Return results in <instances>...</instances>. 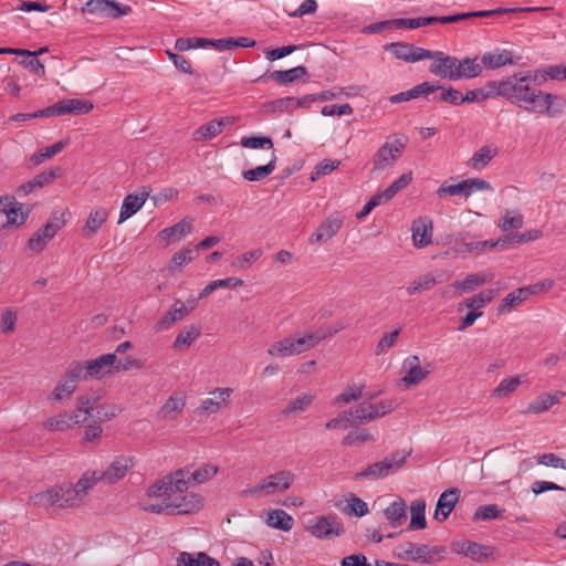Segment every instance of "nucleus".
<instances>
[{
    "instance_id": "obj_1",
    "label": "nucleus",
    "mask_w": 566,
    "mask_h": 566,
    "mask_svg": "<svg viewBox=\"0 0 566 566\" xmlns=\"http://www.w3.org/2000/svg\"><path fill=\"white\" fill-rule=\"evenodd\" d=\"M496 90L497 96H503L511 103L526 111L546 114L551 117L558 115L564 106V98L544 93L532 85L530 75L514 74L501 81H493L490 86Z\"/></svg>"
},
{
    "instance_id": "obj_2",
    "label": "nucleus",
    "mask_w": 566,
    "mask_h": 566,
    "mask_svg": "<svg viewBox=\"0 0 566 566\" xmlns=\"http://www.w3.org/2000/svg\"><path fill=\"white\" fill-rule=\"evenodd\" d=\"M411 451H396L379 462L369 464L365 470L355 474V480H378L399 470Z\"/></svg>"
},
{
    "instance_id": "obj_3",
    "label": "nucleus",
    "mask_w": 566,
    "mask_h": 566,
    "mask_svg": "<svg viewBox=\"0 0 566 566\" xmlns=\"http://www.w3.org/2000/svg\"><path fill=\"white\" fill-rule=\"evenodd\" d=\"M293 481L294 474L291 471L282 470L261 480L258 484L245 489L243 494H251L259 497L262 494L269 495L275 492H282L290 489Z\"/></svg>"
},
{
    "instance_id": "obj_4",
    "label": "nucleus",
    "mask_w": 566,
    "mask_h": 566,
    "mask_svg": "<svg viewBox=\"0 0 566 566\" xmlns=\"http://www.w3.org/2000/svg\"><path fill=\"white\" fill-rule=\"evenodd\" d=\"M306 531L319 539L338 537L345 532L342 522L334 514L319 515L308 520Z\"/></svg>"
},
{
    "instance_id": "obj_5",
    "label": "nucleus",
    "mask_w": 566,
    "mask_h": 566,
    "mask_svg": "<svg viewBox=\"0 0 566 566\" xmlns=\"http://www.w3.org/2000/svg\"><path fill=\"white\" fill-rule=\"evenodd\" d=\"M406 143V137L389 136L375 156V169H384L392 166L396 159L402 154Z\"/></svg>"
},
{
    "instance_id": "obj_6",
    "label": "nucleus",
    "mask_w": 566,
    "mask_h": 566,
    "mask_svg": "<svg viewBox=\"0 0 566 566\" xmlns=\"http://www.w3.org/2000/svg\"><path fill=\"white\" fill-rule=\"evenodd\" d=\"M130 11V7L122 6L115 0H88L83 7L84 13L113 19L127 15Z\"/></svg>"
},
{
    "instance_id": "obj_7",
    "label": "nucleus",
    "mask_w": 566,
    "mask_h": 566,
    "mask_svg": "<svg viewBox=\"0 0 566 566\" xmlns=\"http://www.w3.org/2000/svg\"><path fill=\"white\" fill-rule=\"evenodd\" d=\"M344 220L345 217L342 212L336 211L332 213L318 226L316 231L311 234L310 242L312 244L327 242L337 234L344 224Z\"/></svg>"
},
{
    "instance_id": "obj_8",
    "label": "nucleus",
    "mask_w": 566,
    "mask_h": 566,
    "mask_svg": "<svg viewBox=\"0 0 566 566\" xmlns=\"http://www.w3.org/2000/svg\"><path fill=\"white\" fill-rule=\"evenodd\" d=\"M136 464V459L129 455H118L113 462L108 465V468L98 473L101 481H104L108 484L116 483L120 479H123L126 473L134 468Z\"/></svg>"
},
{
    "instance_id": "obj_9",
    "label": "nucleus",
    "mask_w": 566,
    "mask_h": 566,
    "mask_svg": "<svg viewBox=\"0 0 566 566\" xmlns=\"http://www.w3.org/2000/svg\"><path fill=\"white\" fill-rule=\"evenodd\" d=\"M453 549L478 563L488 560L495 552V548L492 546L482 545L468 539L455 543Z\"/></svg>"
},
{
    "instance_id": "obj_10",
    "label": "nucleus",
    "mask_w": 566,
    "mask_h": 566,
    "mask_svg": "<svg viewBox=\"0 0 566 566\" xmlns=\"http://www.w3.org/2000/svg\"><path fill=\"white\" fill-rule=\"evenodd\" d=\"M116 364V354H104L95 359L87 360L84 364V379L96 378L111 374Z\"/></svg>"
},
{
    "instance_id": "obj_11",
    "label": "nucleus",
    "mask_w": 566,
    "mask_h": 566,
    "mask_svg": "<svg viewBox=\"0 0 566 566\" xmlns=\"http://www.w3.org/2000/svg\"><path fill=\"white\" fill-rule=\"evenodd\" d=\"M98 481H101L99 474L94 471L91 474L88 472L84 473L74 486L69 484V494L73 497H69L65 505H80L82 497L85 496L88 490H91Z\"/></svg>"
},
{
    "instance_id": "obj_12",
    "label": "nucleus",
    "mask_w": 566,
    "mask_h": 566,
    "mask_svg": "<svg viewBox=\"0 0 566 566\" xmlns=\"http://www.w3.org/2000/svg\"><path fill=\"white\" fill-rule=\"evenodd\" d=\"M413 245L418 249L432 243L433 222L431 218L422 216L413 220L412 227Z\"/></svg>"
},
{
    "instance_id": "obj_13",
    "label": "nucleus",
    "mask_w": 566,
    "mask_h": 566,
    "mask_svg": "<svg viewBox=\"0 0 566 566\" xmlns=\"http://www.w3.org/2000/svg\"><path fill=\"white\" fill-rule=\"evenodd\" d=\"M440 55H433V62L430 64V72L441 78L455 81L454 67L457 57L446 55L442 51H436Z\"/></svg>"
},
{
    "instance_id": "obj_14",
    "label": "nucleus",
    "mask_w": 566,
    "mask_h": 566,
    "mask_svg": "<svg viewBox=\"0 0 566 566\" xmlns=\"http://www.w3.org/2000/svg\"><path fill=\"white\" fill-rule=\"evenodd\" d=\"M149 191L144 187L140 191L127 195L119 212L118 223H122L134 216L146 202Z\"/></svg>"
},
{
    "instance_id": "obj_15",
    "label": "nucleus",
    "mask_w": 566,
    "mask_h": 566,
    "mask_svg": "<svg viewBox=\"0 0 566 566\" xmlns=\"http://www.w3.org/2000/svg\"><path fill=\"white\" fill-rule=\"evenodd\" d=\"M202 506V499L197 494H185L176 496L171 502H166V507L177 514H192Z\"/></svg>"
},
{
    "instance_id": "obj_16",
    "label": "nucleus",
    "mask_w": 566,
    "mask_h": 566,
    "mask_svg": "<svg viewBox=\"0 0 566 566\" xmlns=\"http://www.w3.org/2000/svg\"><path fill=\"white\" fill-rule=\"evenodd\" d=\"M186 316V304L181 300L177 298L168 312L154 325V329L155 332L168 331Z\"/></svg>"
},
{
    "instance_id": "obj_17",
    "label": "nucleus",
    "mask_w": 566,
    "mask_h": 566,
    "mask_svg": "<svg viewBox=\"0 0 566 566\" xmlns=\"http://www.w3.org/2000/svg\"><path fill=\"white\" fill-rule=\"evenodd\" d=\"M440 88H442V86L439 84H434V83H430V82H422L408 91H405V92H401V93L390 96L389 101L392 104H397V103H401V102H408V101L418 98L420 96L430 98L429 95Z\"/></svg>"
},
{
    "instance_id": "obj_18",
    "label": "nucleus",
    "mask_w": 566,
    "mask_h": 566,
    "mask_svg": "<svg viewBox=\"0 0 566 566\" xmlns=\"http://www.w3.org/2000/svg\"><path fill=\"white\" fill-rule=\"evenodd\" d=\"M231 394V388H216L211 391L212 397L205 399L197 411L199 413H216L228 405Z\"/></svg>"
},
{
    "instance_id": "obj_19",
    "label": "nucleus",
    "mask_w": 566,
    "mask_h": 566,
    "mask_svg": "<svg viewBox=\"0 0 566 566\" xmlns=\"http://www.w3.org/2000/svg\"><path fill=\"white\" fill-rule=\"evenodd\" d=\"M343 328L344 326H338L334 329H318L315 333H310L304 336L296 337L294 335V343L297 350V355L315 347L321 340L336 334Z\"/></svg>"
},
{
    "instance_id": "obj_20",
    "label": "nucleus",
    "mask_w": 566,
    "mask_h": 566,
    "mask_svg": "<svg viewBox=\"0 0 566 566\" xmlns=\"http://www.w3.org/2000/svg\"><path fill=\"white\" fill-rule=\"evenodd\" d=\"M459 495L460 492L455 488L442 492L438 499L433 517L439 522L446 521L454 509L459 500Z\"/></svg>"
},
{
    "instance_id": "obj_21",
    "label": "nucleus",
    "mask_w": 566,
    "mask_h": 566,
    "mask_svg": "<svg viewBox=\"0 0 566 566\" xmlns=\"http://www.w3.org/2000/svg\"><path fill=\"white\" fill-rule=\"evenodd\" d=\"M187 474L188 472L179 469L164 476L165 482H171L170 484H166L168 493L166 495V502H171L175 494H182L189 489L190 478H187Z\"/></svg>"
},
{
    "instance_id": "obj_22",
    "label": "nucleus",
    "mask_w": 566,
    "mask_h": 566,
    "mask_svg": "<svg viewBox=\"0 0 566 566\" xmlns=\"http://www.w3.org/2000/svg\"><path fill=\"white\" fill-rule=\"evenodd\" d=\"M481 63L488 70H496L507 64H514L515 59L512 51L496 49L484 53L481 57Z\"/></svg>"
},
{
    "instance_id": "obj_23",
    "label": "nucleus",
    "mask_w": 566,
    "mask_h": 566,
    "mask_svg": "<svg viewBox=\"0 0 566 566\" xmlns=\"http://www.w3.org/2000/svg\"><path fill=\"white\" fill-rule=\"evenodd\" d=\"M108 211L105 208H96L91 210L87 220L82 228V235L85 239L93 238L102 226L107 221Z\"/></svg>"
},
{
    "instance_id": "obj_24",
    "label": "nucleus",
    "mask_w": 566,
    "mask_h": 566,
    "mask_svg": "<svg viewBox=\"0 0 566 566\" xmlns=\"http://www.w3.org/2000/svg\"><path fill=\"white\" fill-rule=\"evenodd\" d=\"M229 123V118L212 119L196 129L192 134V138L195 142L211 139L219 135Z\"/></svg>"
},
{
    "instance_id": "obj_25",
    "label": "nucleus",
    "mask_w": 566,
    "mask_h": 566,
    "mask_svg": "<svg viewBox=\"0 0 566 566\" xmlns=\"http://www.w3.org/2000/svg\"><path fill=\"white\" fill-rule=\"evenodd\" d=\"M565 396L563 391H555L554 394H542L534 401H532L525 412L526 413H543L551 407L558 403L560 398Z\"/></svg>"
},
{
    "instance_id": "obj_26",
    "label": "nucleus",
    "mask_w": 566,
    "mask_h": 566,
    "mask_svg": "<svg viewBox=\"0 0 566 566\" xmlns=\"http://www.w3.org/2000/svg\"><path fill=\"white\" fill-rule=\"evenodd\" d=\"M384 515L392 527H399L407 521V504L402 499L394 501L384 511Z\"/></svg>"
},
{
    "instance_id": "obj_27",
    "label": "nucleus",
    "mask_w": 566,
    "mask_h": 566,
    "mask_svg": "<svg viewBox=\"0 0 566 566\" xmlns=\"http://www.w3.org/2000/svg\"><path fill=\"white\" fill-rule=\"evenodd\" d=\"M403 368H408L407 375L402 378L407 385H418L428 375V371L421 368L420 359L416 355L405 359Z\"/></svg>"
},
{
    "instance_id": "obj_28",
    "label": "nucleus",
    "mask_w": 566,
    "mask_h": 566,
    "mask_svg": "<svg viewBox=\"0 0 566 566\" xmlns=\"http://www.w3.org/2000/svg\"><path fill=\"white\" fill-rule=\"evenodd\" d=\"M448 279L449 277L443 273H440L438 275L427 273L424 275L419 276L417 280L412 281L411 284L407 287V293L409 295H413L420 291L430 290L434 285L448 281Z\"/></svg>"
},
{
    "instance_id": "obj_29",
    "label": "nucleus",
    "mask_w": 566,
    "mask_h": 566,
    "mask_svg": "<svg viewBox=\"0 0 566 566\" xmlns=\"http://www.w3.org/2000/svg\"><path fill=\"white\" fill-rule=\"evenodd\" d=\"M85 422V417H81L80 413H62L55 418H51L46 421V428L50 430L64 431L72 428L75 424Z\"/></svg>"
},
{
    "instance_id": "obj_30",
    "label": "nucleus",
    "mask_w": 566,
    "mask_h": 566,
    "mask_svg": "<svg viewBox=\"0 0 566 566\" xmlns=\"http://www.w3.org/2000/svg\"><path fill=\"white\" fill-rule=\"evenodd\" d=\"M60 115L65 114H77V115H84L90 113L94 105L84 99L78 98H66L57 102Z\"/></svg>"
},
{
    "instance_id": "obj_31",
    "label": "nucleus",
    "mask_w": 566,
    "mask_h": 566,
    "mask_svg": "<svg viewBox=\"0 0 566 566\" xmlns=\"http://www.w3.org/2000/svg\"><path fill=\"white\" fill-rule=\"evenodd\" d=\"M481 72L482 66L475 62V59L465 57L462 61L457 59L454 67L455 81L476 77Z\"/></svg>"
},
{
    "instance_id": "obj_32",
    "label": "nucleus",
    "mask_w": 566,
    "mask_h": 566,
    "mask_svg": "<svg viewBox=\"0 0 566 566\" xmlns=\"http://www.w3.org/2000/svg\"><path fill=\"white\" fill-rule=\"evenodd\" d=\"M411 179H395L385 190L375 193L369 200L374 201L375 208L390 201L397 192L406 188Z\"/></svg>"
},
{
    "instance_id": "obj_33",
    "label": "nucleus",
    "mask_w": 566,
    "mask_h": 566,
    "mask_svg": "<svg viewBox=\"0 0 566 566\" xmlns=\"http://www.w3.org/2000/svg\"><path fill=\"white\" fill-rule=\"evenodd\" d=\"M191 223L186 221V219H182L176 224L161 230L158 235L165 239L167 241V244H169L170 242H175L176 240H179L182 237H186L187 234L191 233Z\"/></svg>"
},
{
    "instance_id": "obj_34",
    "label": "nucleus",
    "mask_w": 566,
    "mask_h": 566,
    "mask_svg": "<svg viewBox=\"0 0 566 566\" xmlns=\"http://www.w3.org/2000/svg\"><path fill=\"white\" fill-rule=\"evenodd\" d=\"M307 75V70L303 65L292 67L284 71H273L269 74V77L280 85L292 83L303 76Z\"/></svg>"
},
{
    "instance_id": "obj_35",
    "label": "nucleus",
    "mask_w": 566,
    "mask_h": 566,
    "mask_svg": "<svg viewBox=\"0 0 566 566\" xmlns=\"http://www.w3.org/2000/svg\"><path fill=\"white\" fill-rule=\"evenodd\" d=\"M492 280V275L488 273H474L469 274L462 281L453 282L452 286L457 290H461L462 292H471L476 287L483 285L486 282Z\"/></svg>"
},
{
    "instance_id": "obj_36",
    "label": "nucleus",
    "mask_w": 566,
    "mask_h": 566,
    "mask_svg": "<svg viewBox=\"0 0 566 566\" xmlns=\"http://www.w3.org/2000/svg\"><path fill=\"white\" fill-rule=\"evenodd\" d=\"M411 520L408 530H424L427 526L426 521V501L418 499L411 503L410 506Z\"/></svg>"
},
{
    "instance_id": "obj_37",
    "label": "nucleus",
    "mask_w": 566,
    "mask_h": 566,
    "mask_svg": "<svg viewBox=\"0 0 566 566\" xmlns=\"http://www.w3.org/2000/svg\"><path fill=\"white\" fill-rule=\"evenodd\" d=\"M266 523L269 526L289 532L292 530L294 521L293 517L283 510H272L269 512Z\"/></svg>"
},
{
    "instance_id": "obj_38",
    "label": "nucleus",
    "mask_w": 566,
    "mask_h": 566,
    "mask_svg": "<svg viewBox=\"0 0 566 566\" xmlns=\"http://www.w3.org/2000/svg\"><path fill=\"white\" fill-rule=\"evenodd\" d=\"M185 407V399L177 395L170 396L159 409L158 416L161 419H176Z\"/></svg>"
},
{
    "instance_id": "obj_39",
    "label": "nucleus",
    "mask_w": 566,
    "mask_h": 566,
    "mask_svg": "<svg viewBox=\"0 0 566 566\" xmlns=\"http://www.w3.org/2000/svg\"><path fill=\"white\" fill-rule=\"evenodd\" d=\"M268 354L270 356L275 357H287L297 355V350L294 343V335L273 343L269 347Z\"/></svg>"
},
{
    "instance_id": "obj_40",
    "label": "nucleus",
    "mask_w": 566,
    "mask_h": 566,
    "mask_svg": "<svg viewBox=\"0 0 566 566\" xmlns=\"http://www.w3.org/2000/svg\"><path fill=\"white\" fill-rule=\"evenodd\" d=\"M446 548L443 546H433L429 547L426 544L415 545V554L412 557V562L431 564L436 562L434 556L441 553H444Z\"/></svg>"
},
{
    "instance_id": "obj_41",
    "label": "nucleus",
    "mask_w": 566,
    "mask_h": 566,
    "mask_svg": "<svg viewBox=\"0 0 566 566\" xmlns=\"http://www.w3.org/2000/svg\"><path fill=\"white\" fill-rule=\"evenodd\" d=\"M201 335V328L199 325L191 324L186 326L177 335L172 348L180 349L182 345L189 347L199 336Z\"/></svg>"
},
{
    "instance_id": "obj_42",
    "label": "nucleus",
    "mask_w": 566,
    "mask_h": 566,
    "mask_svg": "<svg viewBox=\"0 0 566 566\" xmlns=\"http://www.w3.org/2000/svg\"><path fill=\"white\" fill-rule=\"evenodd\" d=\"M243 285V280L238 277H227L211 281L208 283L203 290L199 293L198 300L206 298L216 290H221V287H239Z\"/></svg>"
},
{
    "instance_id": "obj_43",
    "label": "nucleus",
    "mask_w": 566,
    "mask_h": 566,
    "mask_svg": "<svg viewBox=\"0 0 566 566\" xmlns=\"http://www.w3.org/2000/svg\"><path fill=\"white\" fill-rule=\"evenodd\" d=\"M521 384H522L521 376H513V377L504 378L493 389L491 396L493 398H499V399L506 398L512 392H514Z\"/></svg>"
},
{
    "instance_id": "obj_44",
    "label": "nucleus",
    "mask_w": 566,
    "mask_h": 566,
    "mask_svg": "<svg viewBox=\"0 0 566 566\" xmlns=\"http://www.w3.org/2000/svg\"><path fill=\"white\" fill-rule=\"evenodd\" d=\"M528 291L526 289L518 287L512 293L507 294L497 306V312L500 314L506 313L511 311V307L521 304L528 297Z\"/></svg>"
},
{
    "instance_id": "obj_45",
    "label": "nucleus",
    "mask_w": 566,
    "mask_h": 566,
    "mask_svg": "<svg viewBox=\"0 0 566 566\" xmlns=\"http://www.w3.org/2000/svg\"><path fill=\"white\" fill-rule=\"evenodd\" d=\"M313 398L308 394L297 396L282 410V415L289 417L293 413L304 412L311 406Z\"/></svg>"
},
{
    "instance_id": "obj_46",
    "label": "nucleus",
    "mask_w": 566,
    "mask_h": 566,
    "mask_svg": "<svg viewBox=\"0 0 566 566\" xmlns=\"http://www.w3.org/2000/svg\"><path fill=\"white\" fill-rule=\"evenodd\" d=\"M492 83H493V81H490L482 88L468 91L461 99L462 104L474 103V102L480 103V102L485 101L489 97L497 96L496 90H493L490 87L492 85Z\"/></svg>"
},
{
    "instance_id": "obj_47",
    "label": "nucleus",
    "mask_w": 566,
    "mask_h": 566,
    "mask_svg": "<svg viewBox=\"0 0 566 566\" xmlns=\"http://www.w3.org/2000/svg\"><path fill=\"white\" fill-rule=\"evenodd\" d=\"M297 108L296 97L287 96L271 101L265 104L266 112L292 113Z\"/></svg>"
},
{
    "instance_id": "obj_48",
    "label": "nucleus",
    "mask_w": 566,
    "mask_h": 566,
    "mask_svg": "<svg viewBox=\"0 0 566 566\" xmlns=\"http://www.w3.org/2000/svg\"><path fill=\"white\" fill-rule=\"evenodd\" d=\"M542 235L539 230H528L523 233H510L502 238V242L506 244V249L522 243L531 242Z\"/></svg>"
},
{
    "instance_id": "obj_49",
    "label": "nucleus",
    "mask_w": 566,
    "mask_h": 566,
    "mask_svg": "<svg viewBox=\"0 0 566 566\" xmlns=\"http://www.w3.org/2000/svg\"><path fill=\"white\" fill-rule=\"evenodd\" d=\"M67 145V140H60L51 146L41 148L38 153H35L31 157V161L34 165H40L45 159H50L53 156L57 155L60 151L63 150V148Z\"/></svg>"
},
{
    "instance_id": "obj_50",
    "label": "nucleus",
    "mask_w": 566,
    "mask_h": 566,
    "mask_svg": "<svg viewBox=\"0 0 566 566\" xmlns=\"http://www.w3.org/2000/svg\"><path fill=\"white\" fill-rule=\"evenodd\" d=\"M18 206L19 207H17V205H11L4 211L3 214H6L7 221L3 227L22 226L27 221L30 211L27 210L25 212H23L21 211L22 205L18 203Z\"/></svg>"
},
{
    "instance_id": "obj_51",
    "label": "nucleus",
    "mask_w": 566,
    "mask_h": 566,
    "mask_svg": "<svg viewBox=\"0 0 566 566\" xmlns=\"http://www.w3.org/2000/svg\"><path fill=\"white\" fill-rule=\"evenodd\" d=\"M539 10L538 8H496L493 10H481L470 12V18H488L493 15H502L506 13L516 12H533Z\"/></svg>"
},
{
    "instance_id": "obj_52",
    "label": "nucleus",
    "mask_w": 566,
    "mask_h": 566,
    "mask_svg": "<svg viewBox=\"0 0 566 566\" xmlns=\"http://www.w3.org/2000/svg\"><path fill=\"white\" fill-rule=\"evenodd\" d=\"M503 512L504 510H500L495 504L481 505L475 510L472 520L474 522L496 520L502 516Z\"/></svg>"
},
{
    "instance_id": "obj_53",
    "label": "nucleus",
    "mask_w": 566,
    "mask_h": 566,
    "mask_svg": "<svg viewBox=\"0 0 566 566\" xmlns=\"http://www.w3.org/2000/svg\"><path fill=\"white\" fill-rule=\"evenodd\" d=\"M209 46L207 38H178L175 42L176 50L184 52L190 49H205Z\"/></svg>"
},
{
    "instance_id": "obj_54",
    "label": "nucleus",
    "mask_w": 566,
    "mask_h": 566,
    "mask_svg": "<svg viewBox=\"0 0 566 566\" xmlns=\"http://www.w3.org/2000/svg\"><path fill=\"white\" fill-rule=\"evenodd\" d=\"M347 413L353 420V424L369 422L377 419V413L371 415V412L368 411L367 402L359 403L356 408L349 409Z\"/></svg>"
},
{
    "instance_id": "obj_55",
    "label": "nucleus",
    "mask_w": 566,
    "mask_h": 566,
    "mask_svg": "<svg viewBox=\"0 0 566 566\" xmlns=\"http://www.w3.org/2000/svg\"><path fill=\"white\" fill-rule=\"evenodd\" d=\"M438 195L440 197L449 195V196H463L467 198L471 195L469 179H463L462 182H459L457 185L441 186L438 189Z\"/></svg>"
},
{
    "instance_id": "obj_56",
    "label": "nucleus",
    "mask_w": 566,
    "mask_h": 566,
    "mask_svg": "<svg viewBox=\"0 0 566 566\" xmlns=\"http://www.w3.org/2000/svg\"><path fill=\"white\" fill-rule=\"evenodd\" d=\"M443 90L442 93L440 95H434L433 97L431 98H428V101L430 102H446V103H450L452 105H461L462 104V97H463V94L453 88V87H448V88H441Z\"/></svg>"
},
{
    "instance_id": "obj_57",
    "label": "nucleus",
    "mask_w": 566,
    "mask_h": 566,
    "mask_svg": "<svg viewBox=\"0 0 566 566\" xmlns=\"http://www.w3.org/2000/svg\"><path fill=\"white\" fill-rule=\"evenodd\" d=\"M261 255H262L261 249L251 250V251L243 253L242 255L237 256L232 261L231 265L235 269L245 270V269L250 268V265L253 262L259 260L261 258Z\"/></svg>"
},
{
    "instance_id": "obj_58",
    "label": "nucleus",
    "mask_w": 566,
    "mask_h": 566,
    "mask_svg": "<svg viewBox=\"0 0 566 566\" xmlns=\"http://www.w3.org/2000/svg\"><path fill=\"white\" fill-rule=\"evenodd\" d=\"M386 50L390 51L395 57L411 63L410 51L412 50V44L406 42H392L386 45Z\"/></svg>"
},
{
    "instance_id": "obj_59",
    "label": "nucleus",
    "mask_w": 566,
    "mask_h": 566,
    "mask_svg": "<svg viewBox=\"0 0 566 566\" xmlns=\"http://www.w3.org/2000/svg\"><path fill=\"white\" fill-rule=\"evenodd\" d=\"M28 504L40 509H48L55 505L50 489L31 495L28 500Z\"/></svg>"
},
{
    "instance_id": "obj_60",
    "label": "nucleus",
    "mask_w": 566,
    "mask_h": 566,
    "mask_svg": "<svg viewBox=\"0 0 566 566\" xmlns=\"http://www.w3.org/2000/svg\"><path fill=\"white\" fill-rule=\"evenodd\" d=\"M373 440H374V437L367 429H360V430L348 432L344 437L342 444L343 446H353L356 443H365V442H369Z\"/></svg>"
},
{
    "instance_id": "obj_61",
    "label": "nucleus",
    "mask_w": 566,
    "mask_h": 566,
    "mask_svg": "<svg viewBox=\"0 0 566 566\" xmlns=\"http://www.w3.org/2000/svg\"><path fill=\"white\" fill-rule=\"evenodd\" d=\"M493 158L492 149L488 146L481 147L470 159V165L474 169H481Z\"/></svg>"
},
{
    "instance_id": "obj_62",
    "label": "nucleus",
    "mask_w": 566,
    "mask_h": 566,
    "mask_svg": "<svg viewBox=\"0 0 566 566\" xmlns=\"http://www.w3.org/2000/svg\"><path fill=\"white\" fill-rule=\"evenodd\" d=\"M241 145L247 148H263V149H272L273 142L270 137H261V136H249L243 137L241 139Z\"/></svg>"
},
{
    "instance_id": "obj_63",
    "label": "nucleus",
    "mask_w": 566,
    "mask_h": 566,
    "mask_svg": "<svg viewBox=\"0 0 566 566\" xmlns=\"http://www.w3.org/2000/svg\"><path fill=\"white\" fill-rule=\"evenodd\" d=\"M344 512L349 515L361 517L368 513V505L361 499L352 494L348 506L344 509Z\"/></svg>"
},
{
    "instance_id": "obj_64",
    "label": "nucleus",
    "mask_w": 566,
    "mask_h": 566,
    "mask_svg": "<svg viewBox=\"0 0 566 566\" xmlns=\"http://www.w3.org/2000/svg\"><path fill=\"white\" fill-rule=\"evenodd\" d=\"M25 59L21 61V64L30 70L34 74H44L45 69L44 65L40 62V60L36 57V53H32L29 50H24Z\"/></svg>"
}]
</instances>
